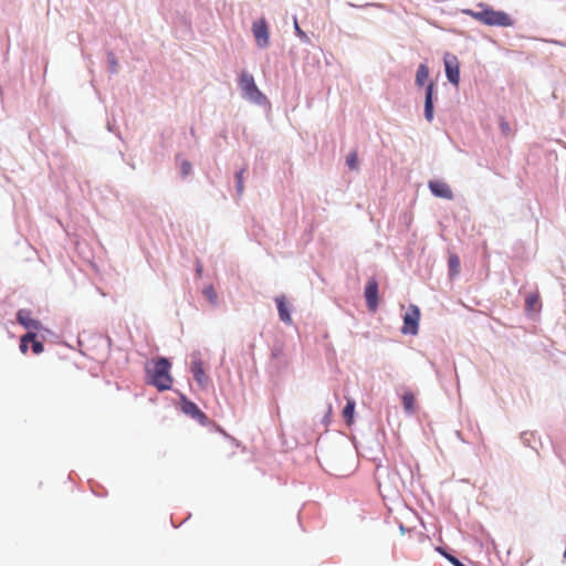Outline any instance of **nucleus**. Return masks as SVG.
<instances>
[{
	"instance_id": "obj_13",
	"label": "nucleus",
	"mask_w": 566,
	"mask_h": 566,
	"mask_svg": "<svg viewBox=\"0 0 566 566\" xmlns=\"http://www.w3.org/2000/svg\"><path fill=\"white\" fill-rule=\"evenodd\" d=\"M428 187L431 191V193L437 198H442L447 200H451L453 198V192L450 188V186L438 179L430 180L428 182Z\"/></svg>"
},
{
	"instance_id": "obj_31",
	"label": "nucleus",
	"mask_w": 566,
	"mask_h": 566,
	"mask_svg": "<svg viewBox=\"0 0 566 566\" xmlns=\"http://www.w3.org/2000/svg\"><path fill=\"white\" fill-rule=\"evenodd\" d=\"M19 348L22 354H25L29 349V344L27 342L20 339Z\"/></svg>"
},
{
	"instance_id": "obj_6",
	"label": "nucleus",
	"mask_w": 566,
	"mask_h": 566,
	"mask_svg": "<svg viewBox=\"0 0 566 566\" xmlns=\"http://www.w3.org/2000/svg\"><path fill=\"white\" fill-rule=\"evenodd\" d=\"M180 409L190 418L197 420L201 424H206L208 417L200 410L197 403L188 399L184 394H180Z\"/></svg>"
},
{
	"instance_id": "obj_14",
	"label": "nucleus",
	"mask_w": 566,
	"mask_h": 566,
	"mask_svg": "<svg viewBox=\"0 0 566 566\" xmlns=\"http://www.w3.org/2000/svg\"><path fill=\"white\" fill-rule=\"evenodd\" d=\"M275 304L279 312L280 319L285 324L292 323L291 312L284 295L275 297Z\"/></svg>"
},
{
	"instance_id": "obj_22",
	"label": "nucleus",
	"mask_w": 566,
	"mask_h": 566,
	"mask_svg": "<svg viewBox=\"0 0 566 566\" xmlns=\"http://www.w3.org/2000/svg\"><path fill=\"white\" fill-rule=\"evenodd\" d=\"M355 401L354 400H347L344 409H343V416L346 420V422H350L354 418V412H355Z\"/></svg>"
},
{
	"instance_id": "obj_21",
	"label": "nucleus",
	"mask_w": 566,
	"mask_h": 566,
	"mask_svg": "<svg viewBox=\"0 0 566 566\" xmlns=\"http://www.w3.org/2000/svg\"><path fill=\"white\" fill-rule=\"evenodd\" d=\"M539 304V296L536 294L527 295L525 300V310L526 312L536 311Z\"/></svg>"
},
{
	"instance_id": "obj_26",
	"label": "nucleus",
	"mask_w": 566,
	"mask_h": 566,
	"mask_svg": "<svg viewBox=\"0 0 566 566\" xmlns=\"http://www.w3.org/2000/svg\"><path fill=\"white\" fill-rule=\"evenodd\" d=\"M294 31H295V34L300 38V40L303 42V43H310L311 42V39L310 36L301 29L298 22H297V19L294 17Z\"/></svg>"
},
{
	"instance_id": "obj_30",
	"label": "nucleus",
	"mask_w": 566,
	"mask_h": 566,
	"mask_svg": "<svg viewBox=\"0 0 566 566\" xmlns=\"http://www.w3.org/2000/svg\"><path fill=\"white\" fill-rule=\"evenodd\" d=\"M500 127H501L502 133L505 135H507L511 130L509 123L505 120L501 122Z\"/></svg>"
},
{
	"instance_id": "obj_17",
	"label": "nucleus",
	"mask_w": 566,
	"mask_h": 566,
	"mask_svg": "<svg viewBox=\"0 0 566 566\" xmlns=\"http://www.w3.org/2000/svg\"><path fill=\"white\" fill-rule=\"evenodd\" d=\"M402 406L405 411L408 415H412L415 412V396L412 392L407 391L402 395Z\"/></svg>"
},
{
	"instance_id": "obj_28",
	"label": "nucleus",
	"mask_w": 566,
	"mask_h": 566,
	"mask_svg": "<svg viewBox=\"0 0 566 566\" xmlns=\"http://www.w3.org/2000/svg\"><path fill=\"white\" fill-rule=\"evenodd\" d=\"M35 332H36V331H32V329H30V331H28V333H27V334H24L23 336H21V338H20V339H21V340H24V342H27L29 345H31L35 339H38V338H36V333H35Z\"/></svg>"
},
{
	"instance_id": "obj_27",
	"label": "nucleus",
	"mask_w": 566,
	"mask_h": 566,
	"mask_svg": "<svg viewBox=\"0 0 566 566\" xmlns=\"http://www.w3.org/2000/svg\"><path fill=\"white\" fill-rule=\"evenodd\" d=\"M192 171V165L189 160H181L180 163V176L181 178L188 177Z\"/></svg>"
},
{
	"instance_id": "obj_19",
	"label": "nucleus",
	"mask_w": 566,
	"mask_h": 566,
	"mask_svg": "<svg viewBox=\"0 0 566 566\" xmlns=\"http://www.w3.org/2000/svg\"><path fill=\"white\" fill-rule=\"evenodd\" d=\"M520 439L525 447H530L537 452V448L534 446L535 432L524 431L521 433Z\"/></svg>"
},
{
	"instance_id": "obj_16",
	"label": "nucleus",
	"mask_w": 566,
	"mask_h": 566,
	"mask_svg": "<svg viewBox=\"0 0 566 566\" xmlns=\"http://www.w3.org/2000/svg\"><path fill=\"white\" fill-rule=\"evenodd\" d=\"M436 551L449 560L453 566H467L459 558H457L447 547L438 546Z\"/></svg>"
},
{
	"instance_id": "obj_12",
	"label": "nucleus",
	"mask_w": 566,
	"mask_h": 566,
	"mask_svg": "<svg viewBox=\"0 0 566 566\" xmlns=\"http://www.w3.org/2000/svg\"><path fill=\"white\" fill-rule=\"evenodd\" d=\"M17 322L28 331H39L42 328V323L39 319L32 318L31 311L21 308L15 314Z\"/></svg>"
},
{
	"instance_id": "obj_3",
	"label": "nucleus",
	"mask_w": 566,
	"mask_h": 566,
	"mask_svg": "<svg viewBox=\"0 0 566 566\" xmlns=\"http://www.w3.org/2000/svg\"><path fill=\"white\" fill-rule=\"evenodd\" d=\"M239 87L244 99L259 106L269 103L268 97L260 91V88L255 84L253 75L248 73L247 71H243L240 74Z\"/></svg>"
},
{
	"instance_id": "obj_18",
	"label": "nucleus",
	"mask_w": 566,
	"mask_h": 566,
	"mask_svg": "<svg viewBox=\"0 0 566 566\" xmlns=\"http://www.w3.org/2000/svg\"><path fill=\"white\" fill-rule=\"evenodd\" d=\"M448 268L450 276H455L460 271V259L457 254H451L448 260Z\"/></svg>"
},
{
	"instance_id": "obj_33",
	"label": "nucleus",
	"mask_w": 566,
	"mask_h": 566,
	"mask_svg": "<svg viewBox=\"0 0 566 566\" xmlns=\"http://www.w3.org/2000/svg\"><path fill=\"white\" fill-rule=\"evenodd\" d=\"M563 559H564V562H566V546H565V549H564V553H563Z\"/></svg>"
},
{
	"instance_id": "obj_8",
	"label": "nucleus",
	"mask_w": 566,
	"mask_h": 566,
	"mask_svg": "<svg viewBox=\"0 0 566 566\" xmlns=\"http://www.w3.org/2000/svg\"><path fill=\"white\" fill-rule=\"evenodd\" d=\"M447 80L454 86L460 83V66L455 55L447 53L443 59Z\"/></svg>"
},
{
	"instance_id": "obj_9",
	"label": "nucleus",
	"mask_w": 566,
	"mask_h": 566,
	"mask_svg": "<svg viewBox=\"0 0 566 566\" xmlns=\"http://www.w3.org/2000/svg\"><path fill=\"white\" fill-rule=\"evenodd\" d=\"M252 32L259 48L264 49L270 43V32L265 19H259L252 24Z\"/></svg>"
},
{
	"instance_id": "obj_25",
	"label": "nucleus",
	"mask_w": 566,
	"mask_h": 566,
	"mask_svg": "<svg viewBox=\"0 0 566 566\" xmlns=\"http://www.w3.org/2000/svg\"><path fill=\"white\" fill-rule=\"evenodd\" d=\"M346 165L350 170H356L358 168V155L356 151H350L346 156Z\"/></svg>"
},
{
	"instance_id": "obj_7",
	"label": "nucleus",
	"mask_w": 566,
	"mask_h": 566,
	"mask_svg": "<svg viewBox=\"0 0 566 566\" xmlns=\"http://www.w3.org/2000/svg\"><path fill=\"white\" fill-rule=\"evenodd\" d=\"M364 296L367 308L375 312L379 306V286L376 279L371 277L367 281L364 289Z\"/></svg>"
},
{
	"instance_id": "obj_4",
	"label": "nucleus",
	"mask_w": 566,
	"mask_h": 566,
	"mask_svg": "<svg viewBox=\"0 0 566 566\" xmlns=\"http://www.w3.org/2000/svg\"><path fill=\"white\" fill-rule=\"evenodd\" d=\"M376 480L380 492L398 493L402 480L397 471H390L387 467L377 465Z\"/></svg>"
},
{
	"instance_id": "obj_5",
	"label": "nucleus",
	"mask_w": 566,
	"mask_h": 566,
	"mask_svg": "<svg viewBox=\"0 0 566 566\" xmlns=\"http://www.w3.org/2000/svg\"><path fill=\"white\" fill-rule=\"evenodd\" d=\"M403 325L401 333L405 335H417L419 331L420 308L410 304L402 316Z\"/></svg>"
},
{
	"instance_id": "obj_1",
	"label": "nucleus",
	"mask_w": 566,
	"mask_h": 566,
	"mask_svg": "<svg viewBox=\"0 0 566 566\" xmlns=\"http://www.w3.org/2000/svg\"><path fill=\"white\" fill-rule=\"evenodd\" d=\"M480 10L464 9L462 12L489 27H513L514 20L509 13L495 10L491 6L480 2L476 6Z\"/></svg>"
},
{
	"instance_id": "obj_32",
	"label": "nucleus",
	"mask_w": 566,
	"mask_h": 566,
	"mask_svg": "<svg viewBox=\"0 0 566 566\" xmlns=\"http://www.w3.org/2000/svg\"><path fill=\"white\" fill-rule=\"evenodd\" d=\"M201 271H202V266L200 264L197 265V273L198 274H201Z\"/></svg>"
},
{
	"instance_id": "obj_23",
	"label": "nucleus",
	"mask_w": 566,
	"mask_h": 566,
	"mask_svg": "<svg viewBox=\"0 0 566 566\" xmlns=\"http://www.w3.org/2000/svg\"><path fill=\"white\" fill-rule=\"evenodd\" d=\"M205 297L212 304V305H217L218 304V295L213 289L212 285H208L203 289L202 291Z\"/></svg>"
},
{
	"instance_id": "obj_15",
	"label": "nucleus",
	"mask_w": 566,
	"mask_h": 566,
	"mask_svg": "<svg viewBox=\"0 0 566 566\" xmlns=\"http://www.w3.org/2000/svg\"><path fill=\"white\" fill-rule=\"evenodd\" d=\"M428 77H429V69H428L427 64H424V63L419 64L417 72H416V78H415L416 86H418V87L424 86Z\"/></svg>"
},
{
	"instance_id": "obj_2",
	"label": "nucleus",
	"mask_w": 566,
	"mask_h": 566,
	"mask_svg": "<svg viewBox=\"0 0 566 566\" xmlns=\"http://www.w3.org/2000/svg\"><path fill=\"white\" fill-rule=\"evenodd\" d=\"M171 363L167 357L159 356L153 360V367L146 368L147 382L158 391L171 389L172 377L170 374Z\"/></svg>"
},
{
	"instance_id": "obj_11",
	"label": "nucleus",
	"mask_w": 566,
	"mask_h": 566,
	"mask_svg": "<svg viewBox=\"0 0 566 566\" xmlns=\"http://www.w3.org/2000/svg\"><path fill=\"white\" fill-rule=\"evenodd\" d=\"M199 353L195 352L191 354L192 361H191V373L193 376V379L197 381V384L200 387L207 386L209 382V378L206 375L203 364L200 358H198Z\"/></svg>"
},
{
	"instance_id": "obj_20",
	"label": "nucleus",
	"mask_w": 566,
	"mask_h": 566,
	"mask_svg": "<svg viewBox=\"0 0 566 566\" xmlns=\"http://www.w3.org/2000/svg\"><path fill=\"white\" fill-rule=\"evenodd\" d=\"M247 168L243 167L241 168L240 170H238L235 172V189H237V193L239 196H241L243 193V190H244V172H245Z\"/></svg>"
},
{
	"instance_id": "obj_24",
	"label": "nucleus",
	"mask_w": 566,
	"mask_h": 566,
	"mask_svg": "<svg viewBox=\"0 0 566 566\" xmlns=\"http://www.w3.org/2000/svg\"><path fill=\"white\" fill-rule=\"evenodd\" d=\"M107 62L111 74H116L118 72V61L113 52L107 53Z\"/></svg>"
},
{
	"instance_id": "obj_29",
	"label": "nucleus",
	"mask_w": 566,
	"mask_h": 566,
	"mask_svg": "<svg viewBox=\"0 0 566 566\" xmlns=\"http://www.w3.org/2000/svg\"><path fill=\"white\" fill-rule=\"evenodd\" d=\"M31 349L32 352L35 354V355H39L41 353H43L44 350V345L41 340L39 339H35L32 344H31Z\"/></svg>"
},
{
	"instance_id": "obj_10",
	"label": "nucleus",
	"mask_w": 566,
	"mask_h": 566,
	"mask_svg": "<svg viewBox=\"0 0 566 566\" xmlns=\"http://www.w3.org/2000/svg\"><path fill=\"white\" fill-rule=\"evenodd\" d=\"M436 85L433 82H430L426 86L424 91V105H423V115L424 118L431 123L434 118V91Z\"/></svg>"
}]
</instances>
